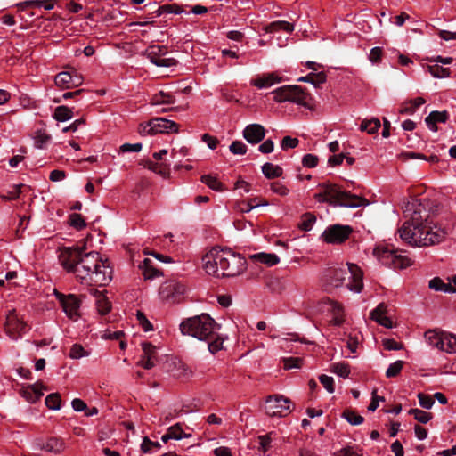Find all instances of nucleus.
<instances>
[{
  "mask_svg": "<svg viewBox=\"0 0 456 456\" xmlns=\"http://www.w3.org/2000/svg\"><path fill=\"white\" fill-rule=\"evenodd\" d=\"M444 349L443 351H446L448 353L456 352V335L452 333L444 332Z\"/></svg>",
  "mask_w": 456,
  "mask_h": 456,
  "instance_id": "nucleus-40",
  "label": "nucleus"
},
{
  "mask_svg": "<svg viewBox=\"0 0 456 456\" xmlns=\"http://www.w3.org/2000/svg\"><path fill=\"white\" fill-rule=\"evenodd\" d=\"M436 231L433 228L428 226L427 224L415 231L413 233H411L409 240H403L410 245L412 246H428L439 243L443 240L445 236V232L441 229H437Z\"/></svg>",
  "mask_w": 456,
  "mask_h": 456,
  "instance_id": "nucleus-8",
  "label": "nucleus"
},
{
  "mask_svg": "<svg viewBox=\"0 0 456 456\" xmlns=\"http://www.w3.org/2000/svg\"><path fill=\"white\" fill-rule=\"evenodd\" d=\"M243 137L251 144H257L262 142L265 136V129L262 125L250 124L243 130Z\"/></svg>",
  "mask_w": 456,
  "mask_h": 456,
  "instance_id": "nucleus-18",
  "label": "nucleus"
},
{
  "mask_svg": "<svg viewBox=\"0 0 456 456\" xmlns=\"http://www.w3.org/2000/svg\"><path fill=\"white\" fill-rule=\"evenodd\" d=\"M136 317L144 331H150L153 330L152 324L146 318L145 314L142 312L137 311Z\"/></svg>",
  "mask_w": 456,
  "mask_h": 456,
  "instance_id": "nucleus-49",
  "label": "nucleus"
},
{
  "mask_svg": "<svg viewBox=\"0 0 456 456\" xmlns=\"http://www.w3.org/2000/svg\"><path fill=\"white\" fill-rule=\"evenodd\" d=\"M326 74L324 72H318V73H309L308 75L305 77H301L297 79L299 82H306L311 83L315 87L319 86L321 84H323L326 82Z\"/></svg>",
  "mask_w": 456,
  "mask_h": 456,
  "instance_id": "nucleus-30",
  "label": "nucleus"
},
{
  "mask_svg": "<svg viewBox=\"0 0 456 456\" xmlns=\"http://www.w3.org/2000/svg\"><path fill=\"white\" fill-rule=\"evenodd\" d=\"M229 149L235 155H244L247 152L248 147L240 141H234L231 143Z\"/></svg>",
  "mask_w": 456,
  "mask_h": 456,
  "instance_id": "nucleus-45",
  "label": "nucleus"
},
{
  "mask_svg": "<svg viewBox=\"0 0 456 456\" xmlns=\"http://www.w3.org/2000/svg\"><path fill=\"white\" fill-rule=\"evenodd\" d=\"M142 148V143H124L119 147V152H139Z\"/></svg>",
  "mask_w": 456,
  "mask_h": 456,
  "instance_id": "nucleus-53",
  "label": "nucleus"
},
{
  "mask_svg": "<svg viewBox=\"0 0 456 456\" xmlns=\"http://www.w3.org/2000/svg\"><path fill=\"white\" fill-rule=\"evenodd\" d=\"M262 172L267 179H274L282 175L283 170L281 167L272 163H265L262 167Z\"/></svg>",
  "mask_w": 456,
  "mask_h": 456,
  "instance_id": "nucleus-29",
  "label": "nucleus"
},
{
  "mask_svg": "<svg viewBox=\"0 0 456 456\" xmlns=\"http://www.w3.org/2000/svg\"><path fill=\"white\" fill-rule=\"evenodd\" d=\"M352 232L351 226L337 224L328 226L322 234V238L327 243L340 244L348 239Z\"/></svg>",
  "mask_w": 456,
  "mask_h": 456,
  "instance_id": "nucleus-11",
  "label": "nucleus"
},
{
  "mask_svg": "<svg viewBox=\"0 0 456 456\" xmlns=\"http://www.w3.org/2000/svg\"><path fill=\"white\" fill-rule=\"evenodd\" d=\"M281 79L274 74H267L264 75L260 77H257L254 80H252V85L258 87V88H265V87H270L275 83L280 82Z\"/></svg>",
  "mask_w": 456,
  "mask_h": 456,
  "instance_id": "nucleus-25",
  "label": "nucleus"
},
{
  "mask_svg": "<svg viewBox=\"0 0 456 456\" xmlns=\"http://www.w3.org/2000/svg\"><path fill=\"white\" fill-rule=\"evenodd\" d=\"M319 380L329 393H333L335 391V384L332 377L322 374L319 377Z\"/></svg>",
  "mask_w": 456,
  "mask_h": 456,
  "instance_id": "nucleus-48",
  "label": "nucleus"
},
{
  "mask_svg": "<svg viewBox=\"0 0 456 456\" xmlns=\"http://www.w3.org/2000/svg\"><path fill=\"white\" fill-rule=\"evenodd\" d=\"M250 259L263 263L267 266L275 265L280 262V259L276 254L265 252L251 255Z\"/></svg>",
  "mask_w": 456,
  "mask_h": 456,
  "instance_id": "nucleus-23",
  "label": "nucleus"
},
{
  "mask_svg": "<svg viewBox=\"0 0 456 456\" xmlns=\"http://www.w3.org/2000/svg\"><path fill=\"white\" fill-rule=\"evenodd\" d=\"M449 118V114L447 111H432L426 118L425 122L427 126L431 129L432 131H437V126L436 123H445Z\"/></svg>",
  "mask_w": 456,
  "mask_h": 456,
  "instance_id": "nucleus-22",
  "label": "nucleus"
},
{
  "mask_svg": "<svg viewBox=\"0 0 456 456\" xmlns=\"http://www.w3.org/2000/svg\"><path fill=\"white\" fill-rule=\"evenodd\" d=\"M302 359L298 357H289L283 359L284 368L285 369H292V368H299L301 366Z\"/></svg>",
  "mask_w": 456,
  "mask_h": 456,
  "instance_id": "nucleus-54",
  "label": "nucleus"
},
{
  "mask_svg": "<svg viewBox=\"0 0 456 456\" xmlns=\"http://www.w3.org/2000/svg\"><path fill=\"white\" fill-rule=\"evenodd\" d=\"M387 246L381 255V259L384 264L391 265L394 268H406L411 265V261L407 256L399 255L400 251L398 248H395L391 246Z\"/></svg>",
  "mask_w": 456,
  "mask_h": 456,
  "instance_id": "nucleus-15",
  "label": "nucleus"
},
{
  "mask_svg": "<svg viewBox=\"0 0 456 456\" xmlns=\"http://www.w3.org/2000/svg\"><path fill=\"white\" fill-rule=\"evenodd\" d=\"M348 274L350 281L346 287L352 291L360 292L363 287L362 273L356 265L347 263L345 265L327 268L323 272L322 280L327 286L338 288L344 283Z\"/></svg>",
  "mask_w": 456,
  "mask_h": 456,
  "instance_id": "nucleus-4",
  "label": "nucleus"
},
{
  "mask_svg": "<svg viewBox=\"0 0 456 456\" xmlns=\"http://www.w3.org/2000/svg\"><path fill=\"white\" fill-rule=\"evenodd\" d=\"M72 110L67 106H59V122L69 120L72 118Z\"/></svg>",
  "mask_w": 456,
  "mask_h": 456,
  "instance_id": "nucleus-56",
  "label": "nucleus"
},
{
  "mask_svg": "<svg viewBox=\"0 0 456 456\" xmlns=\"http://www.w3.org/2000/svg\"><path fill=\"white\" fill-rule=\"evenodd\" d=\"M81 303V298L75 294L59 292V305L61 306L67 317L72 321H77L80 317Z\"/></svg>",
  "mask_w": 456,
  "mask_h": 456,
  "instance_id": "nucleus-10",
  "label": "nucleus"
},
{
  "mask_svg": "<svg viewBox=\"0 0 456 456\" xmlns=\"http://www.w3.org/2000/svg\"><path fill=\"white\" fill-rule=\"evenodd\" d=\"M383 346H384L385 349H387V350H395V351L401 350L403 347V344L398 343L392 338H385L383 340Z\"/></svg>",
  "mask_w": 456,
  "mask_h": 456,
  "instance_id": "nucleus-58",
  "label": "nucleus"
},
{
  "mask_svg": "<svg viewBox=\"0 0 456 456\" xmlns=\"http://www.w3.org/2000/svg\"><path fill=\"white\" fill-rule=\"evenodd\" d=\"M91 293L96 297V306L98 312L102 315L107 314L111 308V304L108 300L107 297L103 294V292L99 291L96 289H92Z\"/></svg>",
  "mask_w": 456,
  "mask_h": 456,
  "instance_id": "nucleus-21",
  "label": "nucleus"
},
{
  "mask_svg": "<svg viewBox=\"0 0 456 456\" xmlns=\"http://www.w3.org/2000/svg\"><path fill=\"white\" fill-rule=\"evenodd\" d=\"M342 417L352 425H360L364 420L361 415L357 414L356 411L351 409H346L342 413Z\"/></svg>",
  "mask_w": 456,
  "mask_h": 456,
  "instance_id": "nucleus-36",
  "label": "nucleus"
},
{
  "mask_svg": "<svg viewBox=\"0 0 456 456\" xmlns=\"http://www.w3.org/2000/svg\"><path fill=\"white\" fill-rule=\"evenodd\" d=\"M273 436V433L270 432L266 435L259 436L257 437L258 444H259V445L257 447V451L259 452L263 453L264 455L267 454V452L273 447V445H272Z\"/></svg>",
  "mask_w": 456,
  "mask_h": 456,
  "instance_id": "nucleus-32",
  "label": "nucleus"
},
{
  "mask_svg": "<svg viewBox=\"0 0 456 456\" xmlns=\"http://www.w3.org/2000/svg\"><path fill=\"white\" fill-rule=\"evenodd\" d=\"M386 312L387 306L385 304L381 303L370 313V318L386 328H392L393 322L385 315Z\"/></svg>",
  "mask_w": 456,
  "mask_h": 456,
  "instance_id": "nucleus-19",
  "label": "nucleus"
},
{
  "mask_svg": "<svg viewBox=\"0 0 456 456\" xmlns=\"http://www.w3.org/2000/svg\"><path fill=\"white\" fill-rule=\"evenodd\" d=\"M316 221V217L312 213H305L302 216V222L300 224V228L304 231H310L313 228Z\"/></svg>",
  "mask_w": 456,
  "mask_h": 456,
  "instance_id": "nucleus-43",
  "label": "nucleus"
},
{
  "mask_svg": "<svg viewBox=\"0 0 456 456\" xmlns=\"http://www.w3.org/2000/svg\"><path fill=\"white\" fill-rule=\"evenodd\" d=\"M59 8H66L70 12L77 13L82 10V5L69 0H59Z\"/></svg>",
  "mask_w": 456,
  "mask_h": 456,
  "instance_id": "nucleus-47",
  "label": "nucleus"
},
{
  "mask_svg": "<svg viewBox=\"0 0 456 456\" xmlns=\"http://www.w3.org/2000/svg\"><path fill=\"white\" fill-rule=\"evenodd\" d=\"M428 70L435 77L443 78L450 76V69L448 68H443L438 64L428 66Z\"/></svg>",
  "mask_w": 456,
  "mask_h": 456,
  "instance_id": "nucleus-41",
  "label": "nucleus"
},
{
  "mask_svg": "<svg viewBox=\"0 0 456 456\" xmlns=\"http://www.w3.org/2000/svg\"><path fill=\"white\" fill-rule=\"evenodd\" d=\"M294 29L293 24L284 21V20H277L271 22L265 27V31L267 33H273L279 30H284L286 32H292Z\"/></svg>",
  "mask_w": 456,
  "mask_h": 456,
  "instance_id": "nucleus-31",
  "label": "nucleus"
},
{
  "mask_svg": "<svg viewBox=\"0 0 456 456\" xmlns=\"http://www.w3.org/2000/svg\"><path fill=\"white\" fill-rule=\"evenodd\" d=\"M332 371L342 378H346L350 373L348 364L344 362L333 364Z\"/></svg>",
  "mask_w": 456,
  "mask_h": 456,
  "instance_id": "nucleus-46",
  "label": "nucleus"
},
{
  "mask_svg": "<svg viewBox=\"0 0 456 456\" xmlns=\"http://www.w3.org/2000/svg\"><path fill=\"white\" fill-rule=\"evenodd\" d=\"M419 404L424 409H431L434 405V399L430 395H427L423 393L418 395Z\"/></svg>",
  "mask_w": 456,
  "mask_h": 456,
  "instance_id": "nucleus-50",
  "label": "nucleus"
},
{
  "mask_svg": "<svg viewBox=\"0 0 456 456\" xmlns=\"http://www.w3.org/2000/svg\"><path fill=\"white\" fill-rule=\"evenodd\" d=\"M69 355L72 359H78L86 355V351L80 345L75 344L71 346Z\"/></svg>",
  "mask_w": 456,
  "mask_h": 456,
  "instance_id": "nucleus-52",
  "label": "nucleus"
},
{
  "mask_svg": "<svg viewBox=\"0 0 456 456\" xmlns=\"http://www.w3.org/2000/svg\"><path fill=\"white\" fill-rule=\"evenodd\" d=\"M167 432L169 433L172 439L180 440L183 437H186L187 436L183 433L182 426L180 423H176L174 426H171L167 428Z\"/></svg>",
  "mask_w": 456,
  "mask_h": 456,
  "instance_id": "nucleus-44",
  "label": "nucleus"
},
{
  "mask_svg": "<svg viewBox=\"0 0 456 456\" xmlns=\"http://www.w3.org/2000/svg\"><path fill=\"white\" fill-rule=\"evenodd\" d=\"M64 69L59 71V90L77 87L83 83V77L74 68L64 66Z\"/></svg>",
  "mask_w": 456,
  "mask_h": 456,
  "instance_id": "nucleus-16",
  "label": "nucleus"
},
{
  "mask_svg": "<svg viewBox=\"0 0 456 456\" xmlns=\"http://www.w3.org/2000/svg\"><path fill=\"white\" fill-rule=\"evenodd\" d=\"M428 286L434 290L443 291V289H444V282L439 277H435L429 281Z\"/></svg>",
  "mask_w": 456,
  "mask_h": 456,
  "instance_id": "nucleus-63",
  "label": "nucleus"
},
{
  "mask_svg": "<svg viewBox=\"0 0 456 456\" xmlns=\"http://www.w3.org/2000/svg\"><path fill=\"white\" fill-rule=\"evenodd\" d=\"M151 102L152 104H173L175 102V97L169 94L160 91L152 95Z\"/></svg>",
  "mask_w": 456,
  "mask_h": 456,
  "instance_id": "nucleus-33",
  "label": "nucleus"
},
{
  "mask_svg": "<svg viewBox=\"0 0 456 456\" xmlns=\"http://www.w3.org/2000/svg\"><path fill=\"white\" fill-rule=\"evenodd\" d=\"M201 182L214 191H223L224 190L223 183L219 182L216 177L210 175H202Z\"/></svg>",
  "mask_w": 456,
  "mask_h": 456,
  "instance_id": "nucleus-35",
  "label": "nucleus"
},
{
  "mask_svg": "<svg viewBox=\"0 0 456 456\" xmlns=\"http://www.w3.org/2000/svg\"><path fill=\"white\" fill-rule=\"evenodd\" d=\"M59 263L83 283L104 286L111 281V268L107 260L102 261L98 252L83 255L79 248L59 247Z\"/></svg>",
  "mask_w": 456,
  "mask_h": 456,
  "instance_id": "nucleus-1",
  "label": "nucleus"
},
{
  "mask_svg": "<svg viewBox=\"0 0 456 456\" xmlns=\"http://www.w3.org/2000/svg\"><path fill=\"white\" fill-rule=\"evenodd\" d=\"M20 393L27 401L31 403L36 402L43 395V392L37 385L28 386L24 387Z\"/></svg>",
  "mask_w": 456,
  "mask_h": 456,
  "instance_id": "nucleus-27",
  "label": "nucleus"
},
{
  "mask_svg": "<svg viewBox=\"0 0 456 456\" xmlns=\"http://www.w3.org/2000/svg\"><path fill=\"white\" fill-rule=\"evenodd\" d=\"M302 163L306 167H314L318 164V157L313 154H305L303 157Z\"/></svg>",
  "mask_w": 456,
  "mask_h": 456,
  "instance_id": "nucleus-59",
  "label": "nucleus"
},
{
  "mask_svg": "<svg viewBox=\"0 0 456 456\" xmlns=\"http://www.w3.org/2000/svg\"><path fill=\"white\" fill-rule=\"evenodd\" d=\"M49 135L46 134L38 133L35 137V145L37 148H44V146L48 142Z\"/></svg>",
  "mask_w": 456,
  "mask_h": 456,
  "instance_id": "nucleus-64",
  "label": "nucleus"
},
{
  "mask_svg": "<svg viewBox=\"0 0 456 456\" xmlns=\"http://www.w3.org/2000/svg\"><path fill=\"white\" fill-rule=\"evenodd\" d=\"M290 400L282 395H271L265 402V412L270 416H285V411H290Z\"/></svg>",
  "mask_w": 456,
  "mask_h": 456,
  "instance_id": "nucleus-13",
  "label": "nucleus"
},
{
  "mask_svg": "<svg viewBox=\"0 0 456 456\" xmlns=\"http://www.w3.org/2000/svg\"><path fill=\"white\" fill-rule=\"evenodd\" d=\"M408 413L412 415L416 420L423 424L428 423L433 417L432 413L419 409H411Z\"/></svg>",
  "mask_w": 456,
  "mask_h": 456,
  "instance_id": "nucleus-37",
  "label": "nucleus"
},
{
  "mask_svg": "<svg viewBox=\"0 0 456 456\" xmlns=\"http://www.w3.org/2000/svg\"><path fill=\"white\" fill-rule=\"evenodd\" d=\"M299 143L298 139L292 138L290 136H285L281 141V148L282 150L286 151L288 149H293L296 148Z\"/></svg>",
  "mask_w": 456,
  "mask_h": 456,
  "instance_id": "nucleus-51",
  "label": "nucleus"
},
{
  "mask_svg": "<svg viewBox=\"0 0 456 456\" xmlns=\"http://www.w3.org/2000/svg\"><path fill=\"white\" fill-rule=\"evenodd\" d=\"M425 338L431 346L439 349H444V332L437 333L435 330H428L425 333Z\"/></svg>",
  "mask_w": 456,
  "mask_h": 456,
  "instance_id": "nucleus-28",
  "label": "nucleus"
},
{
  "mask_svg": "<svg viewBox=\"0 0 456 456\" xmlns=\"http://www.w3.org/2000/svg\"><path fill=\"white\" fill-rule=\"evenodd\" d=\"M68 223L70 226L74 227L78 231L84 229L86 226V221L82 215L77 213L70 214L69 216Z\"/></svg>",
  "mask_w": 456,
  "mask_h": 456,
  "instance_id": "nucleus-39",
  "label": "nucleus"
},
{
  "mask_svg": "<svg viewBox=\"0 0 456 456\" xmlns=\"http://www.w3.org/2000/svg\"><path fill=\"white\" fill-rule=\"evenodd\" d=\"M185 287L175 280H169L164 282L159 288V297L163 301L175 303L180 300L184 293Z\"/></svg>",
  "mask_w": 456,
  "mask_h": 456,
  "instance_id": "nucleus-12",
  "label": "nucleus"
},
{
  "mask_svg": "<svg viewBox=\"0 0 456 456\" xmlns=\"http://www.w3.org/2000/svg\"><path fill=\"white\" fill-rule=\"evenodd\" d=\"M220 328L221 325L208 314L187 318L180 324L183 335L208 342V349L213 354L223 349L224 338L217 333Z\"/></svg>",
  "mask_w": 456,
  "mask_h": 456,
  "instance_id": "nucleus-3",
  "label": "nucleus"
},
{
  "mask_svg": "<svg viewBox=\"0 0 456 456\" xmlns=\"http://www.w3.org/2000/svg\"><path fill=\"white\" fill-rule=\"evenodd\" d=\"M139 267L142 270V275L146 280H152L162 275V273L153 266L152 261L149 258H145Z\"/></svg>",
  "mask_w": 456,
  "mask_h": 456,
  "instance_id": "nucleus-24",
  "label": "nucleus"
},
{
  "mask_svg": "<svg viewBox=\"0 0 456 456\" xmlns=\"http://www.w3.org/2000/svg\"><path fill=\"white\" fill-rule=\"evenodd\" d=\"M382 49L380 47H374L370 50L369 59L372 63H378L381 61Z\"/></svg>",
  "mask_w": 456,
  "mask_h": 456,
  "instance_id": "nucleus-61",
  "label": "nucleus"
},
{
  "mask_svg": "<svg viewBox=\"0 0 456 456\" xmlns=\"http://www.w3.org/2000/svg\"><path fill=\"white\" fill-rule=\"evenodd\" d=\"M272 191L281 196H286L289 194V190L279 182H274L271 184Z\"/></svg>",
  "mask_w": 456,
  "mask_h": 456,
  "instance_id": "nucleus-57",
  "label": "nucleus"
},
{
  "mask_svg": "<svg viewBox=\"0 0 456 456\" xmlns=\"http://www.w3.org/2000/svg\"><path fill=\"white\" fill-rule=\"evenodd\" d=\"M34 7H44L45 10H52L54 7V2L53 0L28 1L20 4V9L22 12H27Z\"/></svg>",
  "mask_w": 456,
  "mask_h": 456,
  "instance_id": "nucleus-26",
  "label": "nucleus"
},
{
  "mask_svg": "<svg viewBox=\"0 0 456 456\" xmlns=\"http://www.w3.org/2000/svg\"><path fill=\"white\" fill-rule=\"evenodd\" d=\"M268 201L260 200L257 197L251 198L248 201H238L235 203L234 208L240 213H248L258 206H267Z\"/></svg>",
  "mask_w": 456,
  "mask_h": 456,
  "instance_id": "nucleus-20",
  "label": "nucleus"
},
{
  "mask_svg": "<svg viewBox=\"0 0 456 456\" xmlns=\"http://www.w3.org/2000/svg\"><path fill=\"white\" fill-rule=\"evenodd\" d=\"M150 129L153 134L159 133H177L178 124L164 118H155L150 120Z\"/></svg>",
  "mask_w": 456,
  "mask_h": 456,
  "instance_id": "nucleus-17",
  "label": "nucleus"
},
{
  "mask_svg": "<svg viewBox=\"0 0 456 456\" xmlns=\"http://www.w3.org/2000/svg\"><path fill=\"white\" fill-rule=\"evenodd\" d=\"M162 12H165V13H175V14H180L184 12L182 5H179L177 4H164L162 5Z\"/></svg>",
  "mask_w": 456,
  "mask_h": 456,
  "instance_id": "nucleus-55",
  "label": "nucleus"
},
{
  "mask_svg": "<svg viewBox=\"0 0 456 456\" xmlns=\"http://www.w3.org/2000/svg\"><path fill=\"white\" fill-rule=\"evenodd\" d=\"M26 186L24 184H19L15 185L13 190L9 191L6 196L4 198L8 200H17L20 196V194L22 192V188H25Z\"/></svg>",
  "mask_w": 456,
  "mask_h": 456,
  "instance_id": "nucleus-60",
  "label": "nucleus"
},
{
  "mask_svg": "<svg viewBox=\"0 0 456 456\" xmlns=\"http://www.w3.org/2000/svg\"><path fill=\"white\" fill-rule=\"evenodd\" d=\"M161 447L162 445L159 442H153L148 436H144L142 438V444L140 445L141 451L143 453H153L160 450Z\"/></svg>",
  "mask_w": 456,
  "mask_h": 456,
  "instance_id": "nucleus-34",
  "label": "nucleus"
},
{
  "mask_svg": "<svg viewBox=\"0 0 456 456\" xmlns=\"http://www.w3.org/2000/svg\"><path fill=\"white\" fill-rule=\"evenodd\" d=\"M277 102H290L298 105L307 106L309 94L304 88L296 85H288L276 88L272 92Z\"/></svg>",
  "mask_w": 456,
  "mask_h": 456,
  "instance_id": "nucleus-7",
  "label": "nucleus"
},
{
  "mask_svg": "<svg viewBox=\"0 0 456 456\" xmlns=\"http://www.w3.org/2000/svg\"><path fill=\"white\" fill-rule=\"evenodd\" d=\"M432 202L428 199H414L405 206V212L412 211L410 220L404 222L399 230V235L402 240H409L411 233L421 229L429 217L432 208Z\"/></svg>",
  "mask_w": 456,
  "mask_h": 456,
  "instance_id": "nucleus-5",
  "label": "nucleus"
},
{
  "mask_svg": "<svg viewBox=\"0 0 456 456\" xmlns=\"http://www.w3.org/2000/svg\"><path fill=\"white\" fill-rule=\"evenodd\" d=\"M204 269L208 274L219 276L218 266L223 271L222 277H235L241 274L247 268V260L231 248L221 247L212 248L202 257Z\"/></svg>",
  "mask_w": 456,
  "mask_h": 456,
  "instance_id": "nucleus-2",
  "label": "nucleus"
},
{
  "mask_svg": "<svg viewBox=\"0 0 456 456\" xmlns=\"http://www.w3.org/2000/svg\"><path fill=\"white\" fill-rule=\"evenodd\" d=\"M143 354L141 356L143 359L158 360L157 347L150 342H143L142 344Z\"/></svg>",
  "mask_w": 456,
  "mask_h": 456,
  "instance_id": "nucleus-38",
  "label": "nucleus"
},
{
  "mask_svg": "<svg viewBox=\"0 0 456 456\" xmlns=\"http://www.w3.org/2000/svg\"><path fill=\"white\" fill-rule=\"evenodd\" d=\"M319 188L322 191L314 195V199L319 202H328L331 205L348 208H356L367 204L364 198L341 191L336 184L323 183L319 184Z\"/></svg>",
  "mask_w": 456,
  "mask_h": 456,
  "instance_id": "nucleus-6",
  "label": "nucleus"
},
{
  "mask_svg": "<svg viewBox=\"0 0 456 456\" xmlns=\"http://www.w3.org/2000/svg\"><path fill=\"white\" fill-rule=\"evenodd\" d=\"M202 141L206 142L211 150L216 149L219 143V141L216 137H214L208 134H204L202 135Z\"/></svg>",
  "mask_w": 456,
  "mask_h": 456,
  "instance_id": "nucleus-62",
  "label": "nucleus"
},
{
  "mask_svg": "<svg viewBox=\"0 0 456 456\" xmlns=\"http://www.w3.org/2000/svg\"><path fill=\"white\" fill-rule=\"evenodd\" d=\"M167 49L164 45H151L146 55L150 61L158 67H173L177 64V61L174 58H161L166 55Z\"/></svg>",
  "mask_w": 456,
  "mask_h": 456,
  "instance_id": "nucleus-14",
  "label": "nucleus"
},
{
  "mask_svg": "<svg viewBox=\"0 0 456 456\" xmlns=\"http://www.w3.org/2000/svg\"><path fill=\"white\" fill-rule=\"evenodd\" d=\"M404 365V362L398 360L393 363H391L386 370L387 378H395L396 377L402 370Z\"/></svg>",
  "mask_w": 456,
  "mask_h": 456,
  "instance_id": "nucleus-42",
  "label": "nucleus"
},
{
  "mask_svg": "<svg viewBox=\"0 0 456 456\" xmlns=\"http://www.w3.org/2000/svg\"><path fill=\"white\" fill-rule=\"evenodd\" d=\"M28 330V324L15 309L10 310L6 315L4 331L14 341L22 338Z\"/></svg>",
  "mask_w": 456,
  "mask_h": 456,
  "instance_id": "nucleus-9",
  "label": "nucleus"
}]
</instances>
